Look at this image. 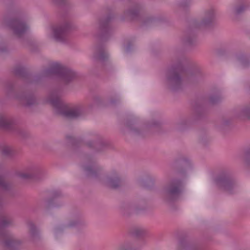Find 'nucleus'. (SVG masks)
<instances>
[{
  "instance_id": "9b49d317",
  "label": "nucleus",
  "mask_w": 250,
  "mask_h": 250,
  "mask_svg": "<svg viewBox=\"0 0 250 250\" xmlns=\"http://www.w3.org/2000/svg\"><path fill=\"white\" fill-rule=\"evenodd\" d=\"M16 125L17 122L12 117L0 114V128L8 131H15L23 138H27L29 136L28 133L18 128Z\"/></svg>"
},
{
  "instance_id": "393cba45",
  "label": "nucleus",
  "mask_w": 250,
  "mask_h": 250,
  "mask_svg": "<svg viewBox=\"0 0 250 250\" xmlns=\"http://www.w3.org/2000/svg\"><path fill=\"white\" fill-rule=\"evenodd\" d=\"M11 189V185L6 181L5 176L0 174V205L5 198V193Z\"/></svg>"
},
{
  "instance_id": "a19ab883",
  "label": "nucleus",
  "mask_w": 250,
  "mask_h": 250,
  "mask_svg": "<svg viewBox=\"0 0 250 250\" xmlns=\"http://www.w3.org/2000/svg\"><path fill=\"white\" fill-rule=\"evenodd\" d=\"M162 126V123L159 121H154L150 125V127L152 128H160Z\"/></svg>"
},
{
  "instance_id": "4468645a",
  "label": "nucleus",
  "mask_w": 250,
  "mask_h": 250,
  "mask_svg": "<svg viewBox=\"0 0 250 250\" xmlns=\"http://www.w3.org/2000/svg\"><path fill=\"white\" fill-rule=\"evenodd\" d=\"M185 82L192 85H196L203 83L205 75L199 68L189 70L186 68Z\"/></svg>"
},
{
  "instance_id": "2eb2a0df",
  "label": "nucleus",
  "mask_w": 250,
  "mask_h": 250,
  "mask_svg": "<svg viewBox=\"0 0 250 250\" xmlns=\"http://www.w3.org/2000/svg\"><path fill=\"white\" fill-rule=\"evenodd\" d=\"M83 169L85 176L88 178L101 181L103 169L96 163L83 166Z\"/></svg>"
},
{
  "instance_id": "4c0bfd02",
  "label": "nucleus",
  "mask_w": 250,
  "mask_h": 250,
  "mask_svg": "<svg viewBox=\"0 0 250 250\" xmlns=\"http://www.w3.org/2000/svg\"><path fill=\"white\" fill-rule=\"evenodd\" d=\"M145 232V231L143 229L137 228L134 229L132 233L134 236L137 237H140L144 235Z\"/></svg>"
},
{
  "instance_id": "5701e85b",
  "label": "nucleus",
  "mask_w": 250,
  "mask_h": 250,
  "mask_svg": "<svg viewBox=\"0 0 250 250\" xmlns=\"http://www.w3.org/2000/svg\"><path fill=\"white\" fill-rule=\"evenodd\" d=\"M84 226H85V222L81 218L71 220L67 225H64L63 227H58L56 228L55 233L57 234L59 232H62L65 229L78 228Z\"/></svg>"
},
{
  "instance_id": "f704fd0d",
  "label": "nucleus",
  "mask_w": 250,
  "mask_h": 250,
  "mask_svg": "<svg viewBox=\"0 0 250 250\" xmlns=\"http://www.w3.org/2000/svg\"><path fill=\"white\" fill-rule=\"evenodd\" d=\"M66 138L68 141V143L74 147L76 148L80 147L82 144V141L79 138H76L72 136H66Z\"/></svg>"
},
{
  "instance_id": "9d476101",
  "label": "nucleus",
  "mask_w": 250,
  "mask_h": 250,
  "mask_svg": "<svg viewBox=\"0 0 250 250\" xmlns=\"http://www.w3.org/2000/svg\"><path fill=\"white\" fill-rule=\"evenodd\" d=\"M74 29L75 26L69 19L64 17L63 21L53 28V38L56 42L66 43L68 34Z\"/></svg>"
},
{
  "instance_id": "1a4fd4ad",
  "label": "nucleus",
  "mask_w": 250,
  "mask_h": 250,
  "mask_svg": "<svg viewBox=\"0 0 250 250\" xmlns=\"http://www.w3.org/2000/svg\"><path fill=\"white\" fill-rule=\"evenodd\" d=\"M214 181L217 186L229 194H233L237 186L231 172L228 169H222L214 178Z\"/></svg>"
},
{
  "instance_id": "72a5a7b5",
  "label": "nucleus",
  "mask_w": 250,
  "mask_h": 250,
  "mask_svg": "<svg viewBox=\"0 0 250 250\" xmlns=\"http://www.w3.org/2000/svg\"><path fill=\"white\" fill-rule=\"evenodd\" d=\"M236 58L244 67L250 65V60L246 55L243 53H239L236 55Z\"/></svg>"
},
{
  "instance_id": "7ed1b4c3",
  "label": "nucleus",
  "mask_w": 250,
  "mask_h": 250,
  "mask_svg": "<svg viewBox=\"0 0 250 250\" xmlns=\"http://www.w3.org/2000/svg\"><path fill=\"white\" fill-rule=\"evenodd\" d=\"M13 218L5 213H0V245L8 250H21L23 241L15 237L6 228L13 225Z\"/></svg>"
},
{
  "instance_id": "423d86ee",
  "label": "nucleus",
  "mask_w": 250,
  "mask_h": 250,
  "mask_svg": "<svg viewBox=\"0 0 250 250\" xmlns=\"http://www.w3.org/2000/svg\"><path fill=\"white\" fill-rule=\"evenodd\" d=\"M184 188L183 180L177 178L170 179L163 188L164 200L169 203L178 201L183 192Z\"/></svg>"
},
{
  "instance_id": "f3484780",
  "label": "nucleus",
  "mask_w": 250,
  "mask_h": 250,
  "mask_svg": "<svg viewBox=\"0 0 250 250\" xmlns=\"http://www.w3.org/2000/svg\"><path fill=\"white\" fill-rule=\"evenodd\" d=\"M172 167L178 175L185 176L187 169L190 167V163L188 159L181 158L175 160Z\"/></svg>"
},
{
  "instance_id": "412c9836",
  "label": "nucleus",
  "mask_w": 250,
  "mask_h": 250,
  "mask_svg": "<svg viewBox=\"0 0 250 250\" xmlns=\"http://www.w3.org/2000/svg\"><path fill=\"white\" fill-rule=\"evenodd\" d=\"M20 177L25 180L39 181L43 178V173L40 169L35 168L29 172L21 173Z\"/></svg>"
},
{
  "instance_id": "dca6fc26",
  "label": "nucleus",
  "mask_w": 250,
  "mask_h": 250,
  "mask_svg": "<svg viewBox=\"0 0 250 250\" xmlns=\"http://www.w3.org/2000/svg\"><path fill=\"white\" fill-rule=\"evenodd\" d=\"M103 183L107 188L114 190L118 189L124 185L123 180L115 171L107 176Z\"/></svg>"
},
{
  "instance_id": "aec40b11",
  "label": "nucleus",
  "mask_w": 250,
  "mask_h": 250,
  "mask_svg": "<svg viewBox=\"0 0 250 250\" xmlns=\"http://www.w3.org/2000/svg\"><path fill=\"white\" fill-rule=\"evenodd\" d=\"M143 5L139 3H133L131 7L124 12L125 15L131 20H139Z\"/></svg>"
},
{
  "instance_id": "c85d7f7f",
  "label": "nucleus",
  "mask_w": 250,
  "mask_h": 250,
  "mask_svg": "<svg viewBox=\"0 0 250 250\" xmlns=\"http://www.w3.org/2000/svg\"><path fill=\"white\" fill-rule=\"evenodd\" d=\"M137 182L140 187L146 189H151L154 186L155 179L152 177L147 175L145 178L138 179Z\"/></svg>"
},
{
  "instance_id": "c9c22d12",
  "label": "nucleus",
  "mask_w": 250,
  "mask_h": 250,
  "mask_svg": "<svg viewBox=\"0 0 250 250\" xmlns=\"http://www.w3.org/2000/svg\"><path fill=\"white\" fill-rule=\"evenodd\" d=\"M222 100L221 95L219 94H212L209 97V103L212 105H215L219 103Z\"/></svg>"
},
{
  "instance_id": "b1692460",
  "label": "nucleus",
  "mask_w": 250,
  "mask_h": 250,
  "mask_svg": "<svg viewBox=\"0 0 250 250\" xmlns=\"http://www.w3.org/2000/svg\"><path fill=\"white\" fill-rule=\"evenodd\" d=\"M136 120L134 118L128 119L125 122V126L129 129L130 132L134 135L144 137L145 132L140 130L136 127Z\"/></svg>"
},
{
  "instance_id": "6e6552de",
  "label": "nucleus",
  "mask_w": 250,
  "mask_h": 250,
  "mask_svg": "<svg viewBox=\"0 0 250 250\" xmlns=\"http://www.w3.org/2000/svg\"><path fill=\"white\" fill-rule=\"evenodd\" d=\"M4 23L12 31L13 35L18 39H21L28 32L29 26L26 21L19 17H5Z\"/></svg>"
},
{
  "instance_id": "49530a36",
  "label": "nucleus",
  "mask_w": 250,
  "mask_h": 250,
  "mask_svg": "<svg viewBox=\"0 0 250 250\" xmlns=\"http://www.w3.org/2000/svg\"><path fill=\"white\" fill-rule=\"evenodd\" d=\"M120 102V100L117 98H112L110 100V103L112 105H116Z\"/></svg>"
},
{
  "instance_id": "a18cd8bd",
  "label": "nucleus",
  "mask_w": 250,
  "mask_h": 250,
  "mask_svg": "<svg viewBox=\"0 0 250 250\" xmlns=\"http://www.w3.org/2000/svg\"><path fill=\"white\" fill-rule=\"evenodd\" d=\"M132 44L130 42H128L125 47V50L126 53H129L132 50Z\"/></svg>"
},
{
  "instance_id": "58836bf2",
  "label": "nucleus",
  "mask_w": 250,
  "mask_h": 250,
  "mask_svg": "<svg viewBox=\"0 0 250 250\" xmlns=\"http://www.w3.org/2000/svg\"><path fill=\"white\" fill-rule=\"evenodd\" d=\"M245 162L250 168V146L245 153Z\"/></svg>"
},
{
  "instance_id": "bb28decb",
  "label": "nucleus",
  "mask_w": 250,
  "mask_h": 250,
  "mask_svg": "<svg viewBox=\"0 0 250 250\" xmlns=\"http://www.w3.org/2000/svg\"><path fill=\"white\" fill-rule=\"evenodd\" d=\"M29 237L31 240L36 243L41 240V236L40 230L32 222L27 224Z\"/></svg>"
},
{
  "instance_id": "473e14b6",
  "label": "nucleus",
  "mask_w": 250,
  "mask_h": 250,
  "mask_svg": "<svg viewBox=\"0 0 250 250\" xmlns=\"http://www.w3.org/2000/svg\"><path fill=\"white\" fill-rule=\"evenodd\" d=\"M160 21V20L153 17H148L146 18L142 22V26L145 27H151L157 25Z\"/></svg>"
},
{
  "instance_id": "f257e3e1",
  "label": "nucleus",
  "mask_w": 250,
  "mask_h": 250,
  "mask_svg": "<svg viewBox=\"0 0 250 250\" xmlns=\"http://www.w3.org/2000/svg\"><path fill=\"white\" fill-rule=\"evenodd\" d=\"M14 74L23 80L27 83L37 84L42 78L56 75L61 78L65 84H68L76 77V73L70 68L59 63H54L50 68L42 70L40 74L32 76L24 67L17 66L14 68Z\"/></svg>"
},
{
  "instance_id": "0eeeda50",
  "label": "nucleus",
  "mask_w": 250,
  "mask_h": 250,
  "mask_svg": "<svg viewBox=\"0 0 250 250\" xmlns=\"http://www.w3.org/2000/svg\"><path fill=\"white\" fill-rule=\"evenodd\" d=\"M15 84V82L13 80L8 81L5 83L6 92L9 97L19 100L25 107H30L37 104L36 98L33 93L17 91Z\"/></svg>"
},
{
  "instance_id": "37998d69",
  "label": "nucleus",
  "mask_w": 250,
  "mask_h": 250,
  "mask_svg": "<svg viewBox=\"0 0 250 250\" xmlns=\"http://www.w3.org/2000/svg\"><path fill=\"white\" fill-rule=\"evenodd\" d=\"M230 124V120L228 119H225L222 121V127L223 128L226 126H229Z\"/></svg>"
},
{
  "instance_id": "de8ad7c7",
  "label": "nucleus",
  "mask_w": 250,
  "mask_h": 250,
  "mask_svg": "<svg viewBox=\"0 0 250 250\" xmlns=\"http://www.w3.org/2000/svg\"><path fill=\"white\" fill-rule=\"evenodd\" d=\"M188 5L189 2H188L187 1H185L180 3V6L183 8H186L188 6Z\"/></svg>"
},
{
  "instance_id": "e433bc0d",
  "label": "nucleus",
  "mask_w": 250,
  "mask_h": 250,
  "mask_svg": "<svg viewBox=\"0 0 250 250\" xmlns=\"http://www.w3.org/2000/svg\"><path fill=\"white\" fill-rule=\"evenodd\" d=\"M120 250H137V249L134 247L132 243L126 242L121 247Z\"/></svg>"
},
{
  "instance_id": "39448f33",
  "label": "nucleus",
  "mask_w": 250,
  "mask_h": 250,
  "mask_svg": "<svg viewBox=\"0 0 250 250\" xmlns=\"http://www.w3.org/2000/svg\"><path fill=\"white\" fill-rule=\"evenodd\" d=\"M52 93L50 100V103L56 109L58 114L63 118L69 120H76L85 117L86 115L84 106L82 104H76L69 107L61 100L58 96H54Z\"/></svg>"
},
{
  "instance_id": "4be33fe9",
  "label": "nucleus",
  "mask_w": 250,
  "mask_h": 250,
  "mask_svg": "<svg viewBox=\"0 0 250 250\" xmlns=\"http://www.w3.org/2000/svg\"><path fill=\"white\" fill-rule=\"evenodd\" d=\"M86 145L89 148L93 149L97 152H101L107 147L108 144L102 138L99 137L96 141H89L86 143Z\"/></svg>"
},
{
  "instance_id": "cd10ccee",
  "label": "nucleus",
  "mask_w": 250,
  "mask_h": 250,
  "mask_svg": "<svg viewBox=\"0 0 250 250\" xmlns=\"http://www.w3.org/2000/svg\"><path fill=\"white\" fill-rule=\"evenodd\" d=\"M189 119L181 118L175 121L173 125L174 130L177 132H183L187 129L190 124Z\"/></svg>"
},
{
  "instance_id": "f8f14e48",
  "label": "nucleus",
  "mask_w": 250,
  "mask_h": 250,
  "mask_svg": "<svg viewBox=\"0 0 250 250\" xmlns=\"http://www.w3.org/2000/svg\"><path fill=\"white\" fill-rule=\"evenodd\" d=\"M177 250H203L199 245L192 242L188 233L181 232L178 236Z\"/></svg>"
},
{
  "instance_id": "c756f323",
  "label": "nucleus",
  "mask_w": 250,
  "mask_h": 250,
  "mask_svg": "<svg viewBox=\"0 0 250 250\" xmlns=\"http://www.w3.org/2000/svg\"><path fill=\"white\" fill-rule=\"evenodd\" d=\"M1 155L8 159H13L17 155V152L10 146H3L0 149Z\"/></svg>"
},
{
  "instance_id": "c03bdc74",
  "label": "nucleus",
  "mask_w": 250,
  "mask_h": 250,
  "mask_svg": "<svg viewBox=\"0 0 250 250\" xmlns=\"http://www.w3.org/2000/svg\"><path fill=\"white\" fill-rule=\"evenodd\" d=\"M208 139L207 138V136L206 135H204L203 136H201L200 137V142L201 143H202L203 145H205L208 142Z\"/></svg>"
},
{
  "instance_id": "a211bd4d",
  "label": "nucleus",
  "mask_w": 250,
  "mask_h": 250,
  "mask_svg": "<svg viewBox=\"0 0 250 250\" xmlns=\"http://www.w3.org/2000/svg\"><path fill=\"white\" fill-rule=\"evenodd\" d=\"M184 45L189 47L195 46L197 44V36L195 31L192 28H188L182 38Z\"/></svg>"
},
{
  "instance_id": "ea45409f",
  "label": "nucleus",
  "mask_w": 250,
  "mask_h": 250,
  "mask_svg": "<svg viewBox=\"0 0 250 250\" xmlns=\"http://www.w3.org/2000/svg\"><path fill=\"white\" fill-rule=\"evenodd\" d=\"M246 6L244 4L236 6L235 8V12L236 15H240L243 13L246 9Z\"/></svg>"
},
{
  "instance_id": "2f4dec72",
  "label": "nucleus",
  "mask_w": 250,
  "mask_h": 250,
  "mask_svg": "<svg viewBox=\"0 0 250 250\" xmlns=\"http://www.w3.org/2000/svg\"><path fill=\"white\" fill-rule=\"evenodd\" d=\"M194 118L195 120L201 119L205 116V110L202 104L196 102L194 105Z\"/></svg>"
},
{
  "instance_id": "f03ea898",
  "label": "nucleus",
  "mask_w": 250,
  "mask_h": 250,
  "mask_svg": "<svg viewBox=\"0 0 250 250\" xmlns=\"http://www.w3.org/2000/svg\"><path fill=\"white\" fill-rule=\"evenodd\" d=\"M114 18V13L109 10L99 20L96 36L100 42H98L95 46L93 59L94 61L100 62L103 64L108 61L109 55L105 46L102 42L107 41L111 36L113 31L111 22Z\"/></svg>"
},
{
  "instance_id": "ddd939ff",
  "label": "nucleus",
  "mask_w": 250,
  "mask_h": 250,
  "mask_svg": "<svg viewBox=\"0 0 250 250\" xmlns=\"http://www.w3.org/2000/svg\"><path fill=\"white\" fill-rule=\"evenodd\" d=\"M216 21L215 12L213 8H210L205 11L204 17L201 21L196 20L192 21V26L195 28H199L201 27H209L213 24Z\"/></svg>"
},
{
  "instance_id": "20e7f679",
  "label": "nucleus",
  "mask_w": 250,
  "mask_h": 250,
  "mask_svg": "<svg viewBox=\"0 0 250 250\" xmlns=\"http://www.w3.org/2000/svg\"><path fill=\"white\" fill-rule=\"evenodd\" d=\"M186 59L183 57L177 64L169 68L166 72V78L168 88L173 92L181 91L183 88V81H185L186 68L183 63Z\"/></svg>"
},
{
  "instance_id": "79ce46f5",
  "label": "nucleus",
  "mask_w": 250,
  "mask_h": 250,
  "mask_svg": "<svg viewBox=\"0 0 250 250\" xmlns=\"http://www.w3.org/2000/svg\"><path fill=\"white\" fill-rule=\"evenodd\" d=\"M56 4L63 7L66 5L67 3L66 0H52Z\"/></svg>"
},
{
  "instance_id": "6ab92c4d",
  "label": "nucleus",
  "mask_w": 250,
  "mask_h": 250,
  "mask_svg": "<svg viewBox=\"0 0 250 250\" xmlns=\"http://www.w3.org/2000/svg\"><path fill=\"white\" fill-rule=\"evenodd\" d=\"M146 206H140L134 205L130 202H125L122 203L121 209L125 215H128L132 212L139 213L140 211L146 209Z\"/></svg>"
},
{
  "instance_id": "7c9ffc66",
  "label": "nucleus",
  "mask_w": 250,
  "mask_h": 250,
  "mask_svg": "<svg viewBox=\"0 0 250 250\" xmlns=\"http://www.w3.org/2000/svg\"><path fill=\"white\" fill-rule=\"evenodd\" d=\"M51 194L52 197L49 198L47 201V208H51L60 207V205L55 204L54 201L56 199L62 196V193L61 191L60 190H54L51 191Z\"/></svg>"
},
{
  "instance_id": "a878e982",
  "label": "nucleus",
  "mask_w": 250,
  "mask_h": 250,
  "mask_svg": "<svg viewBox=\"0 0 250 250\" xmlns=\"http://www.w3.org/2000/svg\"><path fill=\"white\" fill-rule=\"evenodd\" d=\"M234 116L235 118L240 119L250 120V103L242 107L235 109Z\"/></svg>"
}]
</instances>
